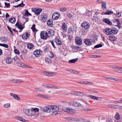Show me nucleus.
<instances>
[{
    "mask_svg": "<svg viewBox=\"0 0 122 122\" xmlns=\"http://www.w3.org/2000/svg\"><path fill=\"white\" fill-rule=\"evenodd\" d=\"M43 73L45 75L49 76H54L56 75V74L53 72H50L46 71H44L43 72Z\"/></svg>",
    "mask_w": 122,
    "mask_h": 122,
    "instance_id": "2eb2a0df",
    "label": "nucleus"
},
{
    "mask_svg": "<svg viewBox=\"0 0 122 122\" xmlns=\"http://www.w3.org/2000/svg\"><path fill=\"white\" fill-rule=\"evenodd\" d=\"M111 29L109 28H107L104 30V32L107 35H111Z\"/></svg>",
    "mask_w": 122,
    "mask_h": 122,
    "instance_id": "a211bd4d",
    "label": "nucleus"
},
{
    "mask_svg": "<svg viewBox=\"0 0 122 122\" xmlns=\"http://www.w3.org/2000/svg\"><path fill=\"white\" fill-rule=\"evenodd\" d=\"M60 10L62 12H64L67 10V9L66 8H61L60 9Z\"/></svg>",
    "mask_w": 122,
    "mask_h": 122,
    "instance_id": "58836bf2",
    "label": "nucleus"
},
{
    "mask_svg": "<svg viewBox=\"0 0 122 122\" xmlns=\"http://www.w3.org/2000/svg\"><path fill=\"white\" fill-rule=\"evenodd\" d=\"M102 9L103 10H104V9H106L107 7L105 2H102Z\"/></svg>",
    "mask_w": 122,
    "mask_h": 122,
    "instance_id": "a878e982",
    "label": "nucleus"
},
{
    "mask_svg": "<svg viewBox=\"0 0 122 122\" xmlns=\"http://www.w3.org/2000/svg\"><path fill=\"white\" fill-rule=\"evenodd\" d=\"M55 41L58 45H61L62 44V43L60 40L56 38L55 40Z\"/></svg>",
    "mask_w": 122,
    "mask_h": 122,
    "instance_id": "b1692460",
    "label": "nucleus"
},
{
    "mask_svg": "<svg viewBox=\"0 0 122 122\" xmlns=\"http://www.w3.org/2000/svg\"><path fill=\"white\" fill-rule=\"evenodd\" d=\"M27 47L28 49H31L33 48V45L32 44L30 43L27 44Z\"/></svg>",
    "mask_w": 122,
    "mask_h": 122,
    "instance_id": "7c9ffc66",
    "label": "nucleus"
},
{
    "mask_svg": "<svg viewBox=\"0 0 122 122\" xmlns=\"http://www.w3.org/2000/svg\"><path fill=\"white\" fill-rule=\"evenodd\" d=\"M115 119L117 120H119L120 118V115L118 113H117L115 116Z\"/></svg>",
    "mask_w": 122,
    "mask_h": 122,
    "instance_id": "4c0bfd02",
    "label": "nucleus"
},
{
    "mask_svg": "<svg viewBox=\"0 0 122 122\" xmlns=\"http://www.w3.org/2000/svg\"><path fill=\"white\" fill-rule=\"evenodd\" d=\"M12 61V59L10 57L7 58L6 60V62L8 64L11 63Z\"/></svg>",
    "mask_w": 122,
    "mask_h": 122,
    "instance_id": "4be33fe9",
    "label": "nucleus"
},
{
    "mask_svg": "<svg viewBox=\"0 0 122 122\" xmlns=\"http://www.w3.org/2000/svg\"><path fill=\"white\" fill-rule=\"evenodd\" d=\"M92 42L91 40L88 39H85L84 40V42L86 45L89 46L91 45Z\"/></svg>",
    "mask_w": 122,
    "mask_h": 122,
    "instance_id": "f8f14e48",
    "label": "nucleus"
},
{
    "mask_svg": "<svg viewBox=\"0 0 122 122\" xmlns=\"http://www.w3.org/2000/svg\"><path fill=\"white\" fill-rule=\"evenodd\" d=\"M102 45L100 44H98L96 46H95L94 47L95 48H98L99 47H102Z\"/></svg>",
    "mask_w": 122,
    "mask_h": 122,
    "instance_id": "de8ad7c7",
    "label": "nucleus"
},
{
    "mask_svg": "<svg viewBox=\"0 0 122 122\" xmlns=\"http://www.w3.org/2000/svg\"><path fill=\"white\" fill-rule=\"evenodd\" d=\"M114 80L115 81H118L121 82H122V79L119 78V79H117V78H115Z\"/></svg>",
    "mask_w": 122,
    "mask_h": 122,
    "instance_id": "5fc2aeb1",
    "label": "nucleus"
},
{
    "mask_svg": "<svg viewBox=\"0 0 122 122\" xmlns=\"http://www.w3.org/2000/svg\"><path fill=\"white\" fill-rule=\"evenodd\" d=\"M114 106V104H108L107 105V106L109 107L113 108Z\"/></svg>",
    "mask_w": 122,
    "mask_h": 122,
    "instance_id": "13d9d810",
    "label": "nucleus"
},
{
    "mask_svg": "<svg viewBox=\"0 0 122 122\" xmlns=\"http://www.w3.org/2000/svg\"><path fill=\"white\" fill-rule=\"evenodd\" d=\"M59 107L56 105H50L45 106L43 108V110L45 112L48 113H52V114L53 116L57 114H59L60 112L58 111Z\"/></svg>",
    "mask_w": 122,
    "mask_h": 122,
    "instance_id": "f257e3e1",
    "label": "nucleus"
},
{
    "mask_svg": "<svg viewBox=\"0 0 122 122\" xmlns=\"http://www.w3.org/2000/svg\"><path fill=\"white\" fill-rule=\"evenodd\" d=\"M78 60V58L72 59L70 60L69 61V63H74L76 62Z\"/></svg>",
    "mask_w": 122,
    "mask_h": 122,
    "instance_id": "cd10ccee",
    "label": "nucleus"
},
{
    "mask_svg": "<svg viewBox=\"0 0 122 122\" xmlns=\"http://www.w3.org/2000/svg\"><path fill=\"white\" fill-rule=\"evenodd\" d=\"M15 118L17 120L23 122H28V121L25 120L23 118L20 116H16Z\"/></svg>",
    "mask_w": 122,
    "mask_h": 122,
    "instance_id": "ddd939ff",
    "label": "nucleus"
},
{
    "mask_svg": "<svg viewBox=\"0 0 122 122\" xmlns=\"http://www.w3.org/2000/svg\"><path fill=\"white\" fill-rule=\"evenodd\" d=\"M50 42L52 44V45L53 46V47L54 48H56V47L54 44L53 41H50Z\"/></svg>",
    "mask_w": 122,
    "mask_h": 122,
    "instance_id": "bf43d9fd",
    "label": "nucleus"
},
{
    "mask_svg": "<svg viewBox=\"0 0 122 122\" xmlns=\"http://www.w3.org/2000/svg\"><path fill=\"white\" fill-rule=\"evenodd\" d=\"M35 90L37 91H39L41 92H44L45 91L44 90V91H43V90L40 88H36L35 89Z\"/></svg>",
    "mask_w": 122,
    "mask_h": 122,
    "instance_id": "79ce46f5",
    "label": "nucleus"
},
{
    "mask_svg": "<svg viewBox=\"0 0 122 122\" xmlns=\"http://www.w3.org/2000/svg\"><path fill=\"white\" fill-rule=\"evenodd\" d=\"M10 106V104L9 103H6L4 104L3 106L5 108H8Z\"/></svg>",
    "mask_w": 122,
    "mask_h": 122,
    "instance_id": "72a5a7b5",
    "label": "nucleus"
},
{
    "mask_svg": "<svg viewBox=\"0 0 122 122\" xmlns=\"http://www.w3.org/2000/svg\"><path fill=\"white\" fill-rule=\"evenodd\" d=\"M91 92L92 93L95 94H97L98 93V92L94 90H92L91 91Z\"/></svg>",
    "mask_w": 122,
    "mask_h": 122,
    "instance_id": "49530a36",
    "label": "nucleus"
},
{
    "mask_svg": "<svg viewBox=\"0 0 122 122\" xmlns=\"http://www.w3.org/2000/svg\"><path fill=\"white\" fill-rule=\"evenodd\" d=\"M5 6L7 7H9L10 6V4L9 3H5Z\"/></svg>",
    "mask_w": 122,
    "mask_h": 122,
    "instance_id": "0e129e2a",
    "label": "nucleus"
},
{
    "mask_svg": "<svg viewBox=\"0 0 122 122\" xmlns=\"http://www.w3.org/2000/svg\"><path fill=\"white\" fill-rule=\"evenodd\" d=\"M83 120V119L81 118H77L76 121H80V122H82Z\"/></svg>",
    "mask_w": 122,
    "mask_h": 122,
    "instance_id": "338daca9",
    "label": "nucleus"
},
{
    "mask_svg": "<svg viewBox=\"0 0 122 122\" xmlns=\"http://www.w3.org/2000/svg\"><path fill=\"white\" fill-rule=\"evenodd\" d=\"M66 112L71 114H73L74 113V110L70 108L69 107H66L63 109Z\"/></svg>",
    "mask_w": 122,
    "mask_h": 122,
    "instance_id": "1a4fd4ad",
    "label": "nucleus"
},
{
    "mask_svg": "<svg viewBox=\"0 0 122 122\" xmlns=\"http://www.w3.org/2000/svg\"><path fill=\"white\" fill-rule=\"evenodd\" d=\"M81 27L83 28L85 30H87L89 29L90 27V25L89 23L87 22H84L81 25Z\"/></svg>",
    "mask_w": 122,
    "mask_h": 122,
    "instance_id": "39448f33",
    "label": "nucleus"
},
{
    "mask_svg": "<svg viewBox=\"0 0 122 122\" xmlns=\"http://www.w3.org/2000/svg\"><path fill=\"white\" fill-rule=\"evenodd\" d=\"M53 31L51 29L46 32L44 31H41L40 33L41 38L43 40H46L53 34Z\"/></svg>",
    "mask_w": 122,
    "mask_h": 122,
    "instance_id": "f03ea898",
    "label": "nucleus"
},
{
    "mask_svg": "<svg viewBox=\"0 0 122 122\" xmlns=\"http://www.w3.org/2000/svg\"><path fill=\"white\" fill-rule=\"evenodd\" d=\"M87 97H88L91 98L92 99L96 100L97 101H101L102 98L100 97H98L96 96H94L91 95H88Z\"/></svg>",
    "mask_w": 122,
    "mask_h": 122,
    "instance_id": "0eeeda50",
    "label": "nucleus"
},
{
    "mask_svg": "<svg viewBox=\"0 0 122 122\" xmlns=\"http://www.w3.org/2000/svg\"><path fill=\"white\" fill-rule=\"evenodd\" d=\"M31 10L32 11L37 15H39L42 11V9L41 8H32Z\"/></svg>",
    "mask_w": 122,
    "mask_h": 122,
    "instance_id": "423d86ee",
    "label": "nucleus"
},
{
    "mask_svg": "<svg viewBox=\"0 0 122 122\" xmlns=\"http://www.w3.org/2000/svg\"><path fill=\"white\" fill-rule=\"evenodd\" d=\"M97 38L96 36H92V37L91 40L92 42L96 41L97 40Z\"/></svg>",
    "mask_w": 122,
    "mask_h": 122,
    "instance_id": "e433bc0d",
    "label": "nucleus"
},
{
    "mask_svg": "<svg viewBox=\"0 0 122 122\" xmlns=\"http://www.w3.org/2000/svg\"><path fill=\"white\" fill-rule=\"evenodd\" d=\"M103 21L104 22L110 25H111L112 24V22L110 21L108 18H106L104 19H103Z\"/></svg>",
    "mask_w": 122,
    "mask_h": 122,
    "instance_id": "aec40b11",
    "label": "nucleus"
},
{
    "mask_svg": "<svg viewBox=\"0 0 122 122\" xmlns=\"http://www.w3.org/2000/svg\"><path fill=\"white\" fill-rule=\"evenodd\" d=\"M110 67L111 68L116 69L117 68V66L116 65H110Z\"/></svg>",
    "mask_w": 122,
    "mask_h": 122,
    "instance_id": "4d7b16f0",
    "label": "nucleus"
},
{
    "mask_svg": "<svg viewBox=\"0 0 122 122\" xmlns=\"http://www.w3.org/2000/svg\"><path fill=\"white\" fill-rule=\"evenodd\" d=\"M30 34L28 32H26L22 36V38L24 39H28L29 36Z\"/></svg>",
    "mask_w": 122,
    "mask_h": 122,
    "instance_id": "6ab92c4d",
    "label": "nucleus"
},
{
    "mask_svg": "<svg viewBox=\"0 0 122 122\" xmlns=\"http://www.w3.org/2000/svg\"><path fill=\"white\" fill-rule=\"evenodd\" d=\"M81 92L76 91V95L77 96L79 95L81 96Z\"/></svg>",
    "mask_w": 122,
    "mask_h": 122,
    "instance_id": "052dcab7",
    "label": "nucleus"
},
{
    "mask_svg": "<svg viewBox=\"0 0 122 122\" xmlns=\"http://www.w3.org/2000/svg\"><path fill=\"white\" fill-rule=\"evenodd\" d=\"M80 100L81 101H82L83 102H84L86 104H87V103L85 99L83 98H81L80 99Z\"/></svg>",
    "mask_w": 122,
    "mask_h": 122,
    "instance_id": "e2e57ef3",
    "label": "nucleus"
},
{
    "mask_svg": "<svg viewBox=\"0 0 122 122\" xmlns=\"http://www.w3.org/2000/svg\"><path fill=\"white\" fill-rule=\"evenodd\" d=\"M24 111L25 114L30 117L35 115L34 112L32 109H25Z\"/></svg>",
    "mask_w": 122,
    "mask_h": 122,
    "instance_id": "7ed1b4c3",
    "label": "nucleus"
},
{
    "mask_svg": "<svg viewBox=\"0 0 122 122\" xmlns=\"http://www.w3.org/2000/svg\"><path fill=\"white\" fill-rule=\"evenodd\" d=\"M21 52L23 54L25 55L27 53V50L26 49L23 50L21 51Z\"/></svg>",
    "mask_w": 122,
    "mask_h": 122,
    "instance_id": "09e8293b",
    "label": "nucleus"
},
{
    "mask_svg": "<svg viewBox=\"0 0 122 122\" xmlns=\"http://www.w3.org/2000/svg\"><path fill=\"white\" fill-rule=\"evenodd\" d=\"M114 15H115L117 17H119L121 15V12H119L116 14H114Z\"/></svg>",
    "mask_w": 122,
    "mask_h": 122,
    "instance_id": "a19ab883",
    "label": "nucleus"
},
{
    "mask_svg": "<svg viewBox=\"0 0 122 122\" xmlns=\"http://www.w3.org/2000/svg\"><path fill=\"white\" fill-rule=\"evenodd\" d=\"M41 52V51L40 50H37L33 52V54L36 57H39L40 55Z\"/></svg>",
    "mask_w": 122,
    "mask_h": 122,
    "instance_id": "dca6fc26",
    "label": "nucleus"
},
{
    "mask_svg": "<svg viewBox=\"0 0 122 122\" xmlns=\"http://www.w3.org/2000/svg\"><path fill=\"white\" fill-rule=\"evenodd\" d=\"M35 24H34L31 28V29H32L33 31L34 32H35L37 30L35 28Z\"/></svg>",
    "mask_w": 122,
    "mask_h": 122,
    "instance_id": "c9c22d12",
    "label": "nucleus"
},
{
    "mask_svg": "<svg viewBox=\"0 0 122 122\" xmlns=\"http://www.w3.org/2000/svg\"><path fill=\"white\" fill-rule=\"evenodd\" d=\"M109 38L110 40L113 41H115L117 39V38L114 36H110Z\"/></svg>",
    "mask_w": 122,
    "mask_h": 122,
    "instance_id": "c756f323",
    "label": "nucleus"
},
{
    "mask_svg": "<svg viewBox=\"0 0 122 122\" xmlns=\"http://www.w3.org/2000/svg\"><path fill=\"white\" fill-rule=\"evenodd\" d=\"M14 52L15 53L17 54H18L20 53V52L18 50L16 49L15 50Z\"/></svg>",
    "mask_w": 122,
    "mask_h": 122,
    "instance_id": "774afa93",
    "label": "nucleus"
},
{
    "mask_svg": "<svg viewBox=\"0 0 122 122\" xmlns=\"http://www.w3.org/2000/svg\"><path fill=\"white\" fill-rule=\"evenodd\" d=\"M113 13V12L112 11L108 10L105 12L104 14V15H109Z\"/></svg>",
    "mask_w": 122,
    "mask_h": 122,
    "instance_id": "f704fd0d",
    "label": "nucleus"
},
{
    "mask_svg": "<svg viewBox=\"0 0 122 122\" xmlns=\"http://www.w3.org/2000/svg\"><path fill=\"white\" fill-rule=\"evenodd\" d=\"M69 104L71 106L76 107H80L81 106V104L76 101H71L69 103Z\"/></svg>",
    "mask_w": 122,
    "mask_h": 122,
    "instance_id": "6e6552de",
    "label": "nucleus"
},
{
    "mask_svg": "<svg viewBox=\"0 0 122 122\" xmlns=\"http://www.w3.org/2000/svg\"><path fill=\"white\" fill-rule=\"evenodd\" d=\"M62 27L63 30L66 31L67 30V26L65 23H63L62 26Z\"/></svg>",
    "mask_w": 122,
    "mask_h": 122,
    "instance_id": "393cba45",
    "label": "nucleus"
},
{
    "mask_svg": "<svg viewBox=\"0 0 122 122\" xmlns=\"http://www.w3.org/2000/svg\"><path fill=\"white\" fill-rule=\"evenodd\" d=\"M37 96L40 97L41 98H44L46 99H48L50 98V97L48 95H43L40 93L37 94Z\"/></svg>",
    "mask_w": 122,
    "mask_h": 122,
    "instance_id": "9b49d317",
    "label": "nucleus"
},
{
    "mask_svg": "<svg viewBox=\"0 0 122 122\" xmlns=\"http://www.w3.org/2000/svg\"><path fill=\"white\" fill-rule=\"evenodd\" d=\"M48 25L50 27H52V19L48 20L47 22Z\"/></svg>",
    "mask_w": 122,
    "mask_h": 122,
    "instance_id": "5701e85b",
    "label": "nucleus"
},
{
    "mask_svg": "<svg viewBox=\"0 0 122 122\" xmlns=\"http://www.w3.org/2000/svg\"><path fill=\"white\" fill-rule=\"evenodd\" d=\"M17 28H18L20 30H22L23 29V28L21 25H20L17 26Z\"/></svg>",
    "mask_w": 122,
    "mask_h": 122,
    "instance_id": "6e6d98bb",
    "label": "nucleus"
},
{
    "mask_svg": "<svg viewBox=\"0 0 122 122\" xmlns=\"http://www.w3.org/2000/svg\"><path fill=\"white\" fill-rule=\"evenodd\" d=\"M76 91H71L70 92L71 93L73 94H75L76 95Z\"/></svg>",
    "mask_w": 122,
    "mask_h": 122,
    "instance_id": "69168bd1",
    "label": "nucleus"
},
{
    "mask_svg": "<svg viewBox=\"0 0 122 122\" xmlns=\"http://www.w3.org/2000/svg\"><path fill=\"white\" fill-rule=\"evenodd\" d=\"M76 29H75L74 30H72V29L71 28V27H69L68 29V32L69 33H70L72 31L73 32L74 31L75 32H76Z\"/></svg>",
    "mask_w": 122,
    "mask_h": 122,
    "instance_id": "ea45409f",
    "label": "nucleus"
},
{
    "mask_svg": "<svg viewBox=\"0 0 122 122\" xmlns=\"http://www.w3.org/2000/svg\"><path fill=\"white\" fill-rule=\"evenodd\" d=\"M116 109H118L119 110H122V106L117 105V106L116 107Z\"/></svg>",
    "mask_w": 122,
    "mask_h": 122,
    "instance_id": "603ef678",
    "label": "nucleus"
},
{
    "mask_svg": "<svg viewBox=\"0 0 122 122\" xmlns=\"http://www.w3.org/2000/svg\"><path fill=\"white\" fill-rule=\"evenodd\" d=\"M1 41L2 42H4L5 43L7 42V40L6 37H2L0 39Z\"/></svg>",
    "mask_w": 122,
    "mask_h": 122,
    "instance_id": "c85d7f7f",
    "label": "nucleus"
},
{
    "mask_svg": "<svg viewBox=\"0 0 122 122\" xmlns=\"http://www.w3.org/2000/svg\"><path fill=\"white\" fill-rule=\"evenodd\" d=\"M83 110L86 111H91L92 110V109L90 108H86L83 109Z\"/></svg>",
    "mask_w": 122,
    "mask_h": 122,
    "instance_id": "680f3d73",
    "label": "nucleus"
},
{
    "mask_svg": "<svg viewBox=\"0 0 122 122\" xmlns=\"http://www.w3.org/2000/svg\"><path fill=\"white\" fill-rule=\"evenodd\" d=\"M60 15L59 13H55L53 14L52 15V18L53 19L55 20H57Z\"/></svg>",
    "mask_w": 122,
    "mask_h": 122,
    "instance_id": "4468645a",
    "label": "nucleus"
},
{
    "mask_svg": "<svg viewBox=\"0 0 122 122\" xmlns=\"http://www.w3.org/2000/svg\"><path fill=\"white\" fill-rule=\"evenodd\" d=\"M31 16V15L29 13L27 10H26L25 11V14L23 16V17L24 18H25V17L26 16Z\"/></svg>",
    "mask_w": 122,
    "mask_h": 122,
    "instance_id": "bb28decb",
    "label": "nucleus"
},
{
    "mask_svg": "<svg viewBox=\"0 0 122 122\" xmlns=\"http://www.w3.org/2000/svg\"><path fill=\"white\" fill-rule=\"evenodd\" d=\"M34 112L35 115L36 114V112H38L39 111V109L37 108H35L32 110Z\"/></svg>",
    "mask_w": 122,
    "mask_h": 122,
    "instance_id": "8fccbe9b",
    "label": "nucleus"
},
{
    "mask_svg": "<svg viewBox=\"0 0 122 122\" xmlns=\"http://www.w3.org/2000/svg\"><path fill=\"white\" fill-rule=\"evenodd\" d=\"M9 21L12 23H14L15 21V19L14 18H12L9 19Z\"/></svg>",
    "mask_w": 122,
    "mask_h": 122,
    "instance_id": "2f4dec72",
    "label": "nucleus"
},
{
    "mask_svg": "<svg viewBox=\"0 0 122 122\" xmlns=\"http://www.w3.org/2000/svg\"><path fill=\"white\" fill-rule=\"evenodd\" d=\"M75 43L78 45L80 46L82 43V40L81 38L77 37L75 40Z\"/></svg>",
    "mask_w": 122,
    "mask_h": 122,
    "instance_id": "9d476101",
    "label": "nucleus"
},
{
    "mask_svg": "<svg viewBox=\"0 0 122 122\" xmlns=\"http://www.w3.org/2000/svg\"><path fill=\"white\" fill-rule=\"evenodd\" d=\"M70 72L72 73H75L77 74H78L79 73L78 71L75 70H71V71H70Z\"/></svg>",
    "mask_w": 122,
    "mask_h": 122,
    "instance_id": "37998d69",
    "label": "nucleus"
},
{
    "mask_svg": "<svg viewBox=\"0 0 122 122\" xmlns=\"http://www.w3.org/2000/svg\"><path fill=\"white\" fill-rule=\"evenodd\" d=\"M66 16L69 18H70L72 17V15L71 13H68L67 14Z\"/></svg>",
    "mask_w": 122,
    "mask_h": 122,
    "instance_id": "864d4df0",
    "label": "nucleus"
},
{
    "mask_svg": "<svg viewBox=\"0 0 122 122\" xmlns=\"http://www.w3.org/2000/svg\"><path fill=\"white\" fill-rule=\"evenodd\" d=\"M10 95L11 96L13 97L15 99L17 100H20V98L17 94H14L12 93H10Z\"/></svg>",
    "mask_w": 122,
    "mask_h": 122,
    "instance_id": "f3484780",
    "label": "nucleus"
},
{
    "mask_svg": "<svg viewBox=\"0 0 122 122\" xmlns=\"http://www.w3.org/2000/svg\"><path fill=\"white\" fill-rule=\"evenodd\" d=\"M22 2L23 3V1H22ZM25 5L23 3H21L20 4L18 5L17 6H16L15 7H23Z\"/></svg>",
    "mask_w": 122,
    "mask_h": 122,
    "instance_id": "c03bdc74",
    "label": "nucleus"
},
{
    "mask_svg": "<svg viewBox=\"0 0 122 122\" xmlns=\"http://www.w3.org/2000/svg\"><path fill=\"white\" fill-rule=\"evenodd\" d=\"M46 62H47L48 63L51 62V61L50 59L48 58H46L45 59Z\"/></svg>",
    "mask_w": 122,
    "mask_h": 122,
    "instance_id": "3c124183",
    "label": "nucleus"
},
{
    "mask_svg": "<svg viewBox=\"0 0 122 122\" xmlns=\"http://www.w3.org/2000/svg\"><path fill=\"white\" fill-rule=\"evenodd\" d=\"M39 19H40L43 22L46 21L47 19V16L45 14H42L39 16Z\"/></svg>",
    "mask_w": 122,
    "mask_h": 122,
    "instance_id": "20e7f679",
    "label": "nucleus"
},
{
    "mask_svg": "<svg viewBox=\"0 0 122 122\" xmlns=\"http://www.w3.org/2000/svg\"><path fill=\"white\" fill-rule=\"evenodd\" d=\"M111 35L112 34H117L118 32V30L116 28H113L111 29Z\"/></svg>",
    "mask_w": 122,
    "mask_h": 122,
    "instance_id": "412c9836",
    "label": "nucleus"
},
{
    "mask_svg": "<svg viewBox=\"0 0 122 122\" xmlns=\"http://www.w3.org/2000/svg\"><path fill=\"white\" fill-rule=\"evenodd\" d=\"M49 57L51 58H53L54 56V55L52 52L51 51L50 52V53L49 54Z\"/></svg>",
    "mask_w": 122,
    "mask_h": 122,
    "instance_id": "a18cd8bd",
    "label": "nucleus"
},
{
    "mask_svg": "<svg viewBox=\"0 0 122 122\" xmlns=\"http://www.w3.org/2000/svg\"><path fill=\"white\" fill-rule=\"evenodd\" d=\"M115 22L117 24V26H118L119 28L121 27L120 25V23L118 19H116L115 20Z\"/></svg>",
    "mask_w": 122,
    "mask_h": 122,
    "instance_id": "473e14b6",
    "label": "nucleus"
}]
</instances>
